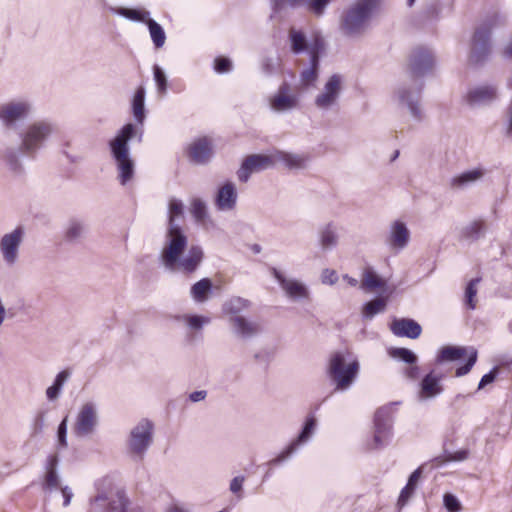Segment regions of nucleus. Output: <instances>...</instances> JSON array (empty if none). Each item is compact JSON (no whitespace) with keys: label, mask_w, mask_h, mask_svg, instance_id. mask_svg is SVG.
<instances>
[{"label":"nucleus","mask_w":512,"mask_h":512,"mask_svg":"<svg viewBox=\"0 0 512 512\" xmlns=\"http://www.w3.org/2000/svg\"><path fill=\"white\" fill-rule=\"evenodd\" d=\"M180 217H183V203L172 198L169 201L168 229L161 251V261L170 270L178 269L192 273L199 267L204 253L200 246L191 245L187 253L184 254L188 238L181 227L176 224V219Z\"/></svg>","instance_id":"nucleus-1"},{"label":"nucleus","mask_w":512,"mask_h":512,"mask_svg":"<svg viewBox=\"0 0 512 512\" xmlns=\"http://www.w3.org/2000/svg\"><path fill=\"white\" fill-rule=\"evenodd\" d=\"M360 364L349 351H337L331 354L327 366V375L334 384V391L348 390L358 377Z\"/></svg>","instance_id":"nucleus-2"},{"label":"nucleus","mask_w":512,"mask_h":512,"mask_svg":"<svg viewBox=\"0 0 512 512\" xmlns=\"http://www.w3.org/2000/svg\"><path fill=\"white\" fill-rule=\"evenodd\" d=\"M136 132L135 126L132 123H128L122 127L109 144L116 164L118 180L122 185H126L134 176L135 163L130 157L128 141Z\"/></svg>","instance_id":"nucleus-3"},{"label":"nucleus","mask_w":512,"mask_h":512,"mask_svg":"<svg viewBox=\"0 0 512 512\" xmlns=\"http://www.w3.org/2000/svg\"><path fill=\"white\" fill-rule=\"evenodd\" d=\"M381 2L382 0H355L341 16V31L347 36L361 34Z\"/></svg>","instance_id":"nucleus-4"},{"label":"nucleus","mask_w":512,"mask_h":512,"mask_svg":"<svg viewBox=\"0 0 512 512\" xmlns=\"http://www.w3.org/2000/svg\"><path fill=\"white\" fill-rule=\"evenodd\" d=\"M467 356V362L464 366L458 367L455 372L456 377H461L470 372L477 361V350L473 347L462 346H444L436 357V363L455 362Z\"/></svg>","instance_id":"nucleus-5"},{"label":"nucleus","mask_w":512,"mask_h":512,"mask_svg":"<svg viewBox=\"0 0 512 512\" xmlns=\"http://www.w3.org/2000/svg\"><path fill=\"white\" fill-rule=\"evenodd\" d=\"M54 125L48 121H37L27 127L21 135V152L33 154L41 144L53 133Z\"/></svg>","instance_id":"nucleus-6"},{"label":"nucleus","mask_w":512,"mask_h":512,"mask_svg":"<svg viewBox=\"0 0 512 512\" xmlns=\"http://www.w3.org/2000/svg\"><path fill=\"white\" fill-rule=\"evenodd\" d=\"M24 237L25 229L22 226H17L0 238V254L6 265L13 266L17 263Z\"/></svg>","instance_id":"nucleus-7"},{"label":"nucleus","mask_w":512,"mask_h":512,"mask_svg":"<svg viewBox=\"0 0 512 512\" xmlns=\"http://www.w3.org/2000/svg\"><path fill=\"white\" fill-rule=\"evenodd\" d=\"M31 105L25 100H13L0 106V121L6 128H15L30 113Z\"/></svg>","instance_id":"nucleus-8"},{"label":"nucleus","mask_w":512,"mask_h":512,"mask_svg":"<svg viewBox=\"0 0 512 512\" xmlns=\"http://www.w3.org/2000/svg\"><path fill=\"white\" fill-rule=\"evenodd\" d=\"M152 434V422L147 419L141 420L130 432V450L142 457L152 442Z\"/></svg>","instance_id":"nucleus-9"},{"label":"nucleus","mask_w":512,"mask_h":512,"mask_svg":"<svg viewBox=\"0 0 512 512\" xmlns=\"http://www.w3.org/2000/svg\"><path fill=\"white\" fill-rule=\"evenodd\" d=\"M342 91V78L332 75L325 83L322 91L315 98V105L322 110H328L337 104Z\"/></svg>","instance_id":"nucleus-10"},{"label":"nucleus","mask_w":512,"mask_h":512,"mask_svg":"<svg viewBox=\"0 0 512 512\" xmlns=\"http://www.w3.org/2000/svg\"><path fill=\"white\" fill-rule=\"evenodd\" d=\"M97 424L98 416L95 404L91 402L85 403L77 414L74 432L80 437L87 436L94 432Z\"/></svg>","instance_id":"nucleus-11"},{"label":"nucleus","mask_w":512,"mask_h":512,"mask_svg":"<svg viewBox=\"0 0 512 512\" xmlns=\"http://www.w3.org/2000/svg\"><path fill=\"white\" fill-rule=\"evenodd\" d=\"M272 274L288 298L293 301L309 299L310 292L304 283L297 279L286 278L276 268L272 269Z\"/></svg>","instance_id":"nucleus-12"},{"label":"nucleus","mask_w":512,"mask_h":512,"mask_svg":"<svg viewBox=\"0 0 512 512\" xmlns=\"http://www.w3.org/2000/svg\"><path fill=\"white\" fill-rule=\"evenodd\" d=\"M385 242L391 251L399 252L410 242V230L401 220L391 222Z\"/></svg>","instance_id":"nucleus-13"},{"label":"nucleus","mask_w":512,"mask_h":512,"mask_svg":"<svg viewBox=\"0 0 512 512\" xmlns=\"http://www.w3.org/2000/svg\"><path fill=\"white\" fill-rule=\"evenodd\" d=\"M275 164L274 153L270 155L254 154L248 156L242 166L238 170V178L242 182H246L251 173L265 170Z\"/></svg>","instance_id":"nucleus-14"},{"label":"nucleus","mask_w":512,"mask_h":512,"mask_svg":"<svg viewBox=\"0 0 512 512\" xmlns=\"http://www.w3.org/2000/svg\"><path fill=\"white\" fill-rule=\"evenodd\" d=\"M395 98L400 106H406L416 120L422 119V110L419 105L420 89L401 85L395 91Z\"/></svg>","instance_id":"nucleus-15"},{"label":"nucleus","mask_w":512,"mask_h":512,"mask_svg":"<svg viewBox=\"0 0 512 512\" xmlns=\"http://www.w3.org/2000/svg\"><path fill=\"white\" fill-rule=\"evenodd\" d=\"M324 49V41L319 36L314 38L310 47V67L301 72L300 80L303 86L313 85L318 78L319 56Z\"/></svg>","instance_id":"nucleus-16"},{"label":"nucleus","mask_w":512,"mask_h":512,"mask_svg":"<svg viewBox=\"0 0 512 512\" xmlns=\"http://www.w3.org/2000/svg\"><path fill=\"white\" fill-rule=\"evenodd\" d=\"M489 33L490 30L486 27L478 28L473 36L471 53L469 55V62L472 64H479L483 62L489 54Z\"/></svg>","instance_id":"nucleus-17"},{"label":"nucleus","mask_w":512,"mask_h":512,"mask_svg":"<svg viewBox=\"0 0 512 512\" xmlns=\"http://www.w3.org/2000/svg\"><path fill=\"white\" fill-rule=\"evenodd\" d=\"M270 107L275 112H286L298 106V96L290 92L287 83L280 85L278 91L269 100Z\"/></svg>","instance_id":"nucleus-18"},{"label":"nucleus","mask_w":512,"mask_h":512,"mask_svg":"<svg viewBox=\"0 0 512 512\" xmlns=\"http://www.w3.org/2000/svg\"><path fill=\"white\" fill-rule=\"evenodd\" d=\"M442 378L443 375L436 373L435 370L425 375L419 384L418 399L420 401H426L440 395L443 392L441 385Z\"/></svg>","instance_id":"nucleus-19"},{"label":"nucleus","mask_w":512,"mask_h":512,"mask_svg":"<svg viewBox=\"0 0 512 512\" xmlns=\"http://www.w3.org/2000/svg\"><path fill=\"white\" fill-rule=\"evenodd\" d=\"M229 323L233 333L242 339L251 338L260 332V325L257 322L251 321L241 315L229 317Z\"/></svg>","instance_id":"nucleus-20"},{"label":"nucleus","mask_w":512,"mask_h":512,"mask_svg":"<svg viewBox=\"0 0 512 512\" xmlns=\"http://www.w3.org/2000/svg\"><path fill=\"white\" fill-rule=\"evenodd\" d=\"M497 97L496 88L489 85L477 86L470 89L466 94V102L471 106H478L491 103Z\"/></svg>","instance_id":"nucleus-21"},{"label":"nucleus","mask_w":512,"mask_h":512,"mask_svg":"<svg viewBox=\"0 0 512 512\" xmlns=\"http://www.w3.org/2000/svg\"><path fill=\"white\" fill-rule=\"evenodd\" d=\"M316 427V420L314 417H309L306 420L304 428L298 438L294 440L285 450H283L276 458H274L271 463H281L286 460L291 454L294 453L297 446L301 443L306 442L309 437L312 435L314 429Z\"/></svg>","instance_id":"nucleus-22"},{"label":"nucleus","mask_w":512,"mask_h":512,"mask_svg":"<svg viewBox=\"0 0 512 512\" xmlns=\"http://www.w3.org/2000/svg\"><path fill=\"white\" fill-rule=\"evenodd\" d=\"M387 415L388 411L385 408H381L375 413L374 448L383 446L390 436L391 425Z\"/></svg>","instance_id":"nucleus-23"},{"label":"nucleus","mask_w":512,"mask_h":512,"mask_svg":"<svg viewBox=\"0 0 512 512\" xmlns=\"http://www.w3.org/2000/svg\"><path fill=\"white\" fill-rule=\"evenodd\" d=\"M391 331L398 337L417 339L422 332L421 326L412 319H395L391 324Z\"/></svg>","instance_id":"nucleus-24"},{"label":"nucleus","mask_w":512,"mask_h":512,"mask_svg":"<svg viewBox=\"0 0 512 512\" xmlns=\"http://www.w3.org/2000/svg\"><path fill=\"white\" fill-rule=\"evenodd\" d=\"M433 65V58L429 51L418 49L413 52L410 59V69L414 76H423Z\"/></svg>","instance_id":"nucleus-25"},{"label":"nucleus","mask_w":512,"mask_h":512,"mask_svg":"<svg viewBox=\"0 0 512 512\" xmlns=\"http://www.w3.org/2000/svg\"><path fill=\"white\" fill-rule=\"evenodd\" d=\"M485 175V170L482 168H475L472 170L464 171L450 180V186L454 189H466L474 183L480 181Z\"/></svg>","instance_id":"nucleus-26"},{"label":"nucleus","mask_w":512,"mask_h":512,"mask_svg":"<svg viewBox=\"0 0 512 512\" xmlns=\"http://www.w3.org/2000/svg\"><path fill=\"white\" fill-rule=\"evenodd\" d=\"M189 155L197 164L206 163L212 156L211 142L207 138H200L190 145Z\"/></svg>","instance_id":"nucleus-27"},{"label":"nucleus","mask_w":512,"mask_h":512,"mask_svg":"<svg viewBox=\"0 0 512 512\" xmlns=\"http://www.w3.org/2000/svg\"><path fill=\"white\" fill-rule=\"evenodd\" d=\"M274 159L276 163H282L289 169H303L309 162V156L305 154H293L284 151H275Z\"/></svg>","instance_id":"nucleus-28"},{"label":"nucleus","mask_w":512,"mask_h":512,"mask_svg":"<svg viewBox=\"0 0 512 512\" xmlns=\"http://www.w3.org/2000/svg\"><path fill=\"white\" fill-rule=\"evenodd\" d=\"M236 190L232 183H227L222 186L217 195L216 204L221 210H230L236 203Z\"/></svg>","instance_id":"nucleus-29"},{"label":"nucleus","mask_w":512,"mask_h":512,"mask_svg":"<svg viewBox=\"0 0 512 512\" xmlns=\"http://www.w3.org/2000/svg\"><path fill=\"white\" fill-rule=\"evenodd\" d=\"M132 113L135 121L140 126L143 125L146 115H145V88L143 86H139L132 98Z\"/></svg>","instance_id":"nucleus-30"},{"label":"nucleus","mask_w":512,"mask_h":512,"mask_svg":"<svg viewBox=\"0 0 512 512\" xmlns=\"http://www.w3.org/2000/svg\"><path fill=\"white\" fill-rule=\"evenodd\" d=\"M108 512H125L128 500L121 490L109 488L106 490Z\"/></svg>","instance_id":"nucleus-31"},{"label":"nucleus","mask_w":512,"mask_h":512,"mask_svg":"<svg viewBox=\"0 0 512 512\" xmlns=\"http://www.w3.org/2000/svg\"><path fill=\"white\" fill-rule=\"evenodd\" d=\"M360 287L369 292L383 290L386 287V281L377 275L372 269L367 268L362 274Z\"/></svg>","instance_id":"nucleus-32"},{"label":"nucleus","mask_w":512,"mask_h":512,"mask_svg":"<svg viewBox=\"0 0 512 512\" xmlns=\"http://www.w3.org/2000/svg\"><path fill=\"white\" fill-rule=\"evenodd\" d=\"M338 232L334 225L327 224L319 232V242L323 250L334 248L338 244Z\"/></svg>","instance_id":"nucleus-33"},{"label":"nucleus","mask_w":512,"mask_h":512,"mask_svg":"<svg viewBox=\"0 0 512 512\" xmlns=\"http://www.w3.org/2000/svg\"><path fill=\"white\" fill-rule=\"evenodd\" d=\"M69 377L70 372L68 370H63L56 375L54 383L46 389L48 400L54 401L60 396L61 390Z\"/></svg>","instance_id":"nucleus-34"},{"label":"nucleus","mask_w":512,"mask_h":512,"mask_svg":"<svg viewBox=\"0 0 512 512\" xmlns=\"http://www.w3.org/2000/svg\"><path fill=\"white\" fill-rule=\"evenodd\" d=\"M211 289V280L208 278L201 279L191 287V296L196 302H205L208 299Z\"/></svg>","instance_id":"nucleus-35"},{"label":"nucleus","mask_w":512,"mask_h":512,"mask_svg":"<svg viewBox=\"0 0 512 512\" xmlns=\"http://www.w3.org/2000/svg\"><path fill=\"white\" fill-rule=\"evenodd\" d=\"M289 39L291 42V49L294 53L298 54L305 50L310 52V47L314 43V41L310 44H307L305 35L294 28H291L289 31Z\"/></svg>","instance_id":"nucleus-36"},{"label":"nucleus","mask_w":512,"mask_h":512,"mask_svg":"<svg viewBox=\"0 0 512 512\" xmlns=\"http://www.w3.org/2000/svg\"><path fill=\"white\" fill-rule=\"evenodd\" d=\"M249 307V302L240 297H234L226 301L223 305V312L229 317L240 315V312Z\"/></svg>","instance_id":"nucleus-37"},{"label":"nucleus","mask_w":512,"mask_h":512,"mask_svg":"<svg viewBox=\"0 0 512 512\" xmlns=\"http://www.w3.org/2000/svg\"><path fill=\"white\" fill-rule=\"evenodd\" d=\"M385 298H376L366 303L362 309V315L366 319L373 318L376 314L381 313L386 308Z\"/></svg>","instance_id":"nucleus-38"},{"label":"nucleus","mask_w":512,"mask_h":512,"mask_svg":"<svg viewBox=\"0 0 512 512\" xmlns=\"http://www.w3.org/2000/svg\"><path fill=\"white\" fill-rule=\"evenodd\" d=\"M146 22L155 47L161 48L166 40V35L163 28L152 19H148Z\"/></svg>","instance_id":"nucleus-39"},{"label":"nucleus","mask_w":512,"mask_h":512,"mask_svg":"<svg viewBox=\"0 0 512 512\" xmlns=\"http://www.w3.org/2000/svg\"><path fill=\"white\" fill-rule=\"evenodd\" d=\"M485 232V223L482 220H477L469 223L462 230L463 237L471 240H476L481 237Z\"/></svg>","instance_id":"nucleus-40"},{"label":"nucleus","mask_w":512,"mask_h":512,"mask_svg":"<svg viewBox=\"0 0 512 512\" xmlns=\"http://www.w3.org/2000/svg\"><path fill=\"white\" fill-rule=\"evenodd\" d=\"M85 233V226L81 221L71 220L66 228L65 238L74 242L79 240Z\"/></svg>","instance_id":"nucleus-41"},{"label":"nucleus","mask_w":512,"mask_h":512,"mask_svg":"<svg viewBox=\"0 0 512 512\" xmlns=\"http://www.w3.org/2000/svg\"><path fill=\"white\" fill-rule=\"evenodd\" d=\"M388 354L390 357L407 364H415L417 362V356L407 348H390Z\"/></svg>","instance_id":"nucleus-42"},{"label":"nucleus","mask_w":512,"mask_h":512,"mask_svg":"<svg viewBox=\"0 0 512 512\" xmlns=\"http://www.w3.org/2000/svg\"><path fill=\"white\" fill-rule=\"evenodd\" d=\"M179 321H183L186 325L193 330L201 329L205 324L210 322L208 317L198 315H183L177 318Z\"/></svg>","instance_id":"nucleus-43"},{"label":"nucleus","mask_w":512,"mask_h":512,"mask_svg":"<svg viewBox=\"0 0 512 512\" xmlns=\"http://www.w3.org/2000/svg\"><path fill=\"white\" fill-rule=\"evenodd\" d=\"M106 490L98 491L97 495L90 501V512H108Z\"/></svg>","instance_id":"nucleus-44"},{"label":"nucleus","mask_w":512,"mask_h":512,"mask_svg":"<svg viewBox=\"0 0 512 512\" xmlns=\"http://www.w3.org/2000/svg\"><path fill=\"white\" fill-rule=\"evenodd\" d=\"M191 214L197 222L204 224L207 218V208L205 203L200 199H194L191 203Z\"/></svg>","instance_id":"nucleus-45"},{"label":"nucleus","mask_w":512,"mask_h":512,"mask_svg":"<svg viewBox=\"0 0 512 512\" xmlns=\"http://www.w3.org/2000/svg\"><path fill=\"white\" fill-rule=\"evenodd\" d=\"M481 281V278H475L472 279L465 290V300L466 304L470 309H475L476 307V295H477V286L479 282Z\"/></svg>","instance_id":"nucleus-46"},{"label":"nucleus","mask_w":512,"mask_h":512,"mask_svg":"<svg viewBox=\"0 0 512 512\" xmlns=\"http://www.w3.org/2000/svg\"><path fill=\"white\" fill-rule=\"evenodd\" d=\"M49 468L46 474L45 483L49 488H56L59 484L58 475L55 471V464L57 463V457L53 456L49 459Z\"/></svg>","instance_id":"nucleus-47"},{"label":"nucleus","mask_w":512,"mask_h":512,"mask_svg":"<svg viewBox=\"0 0 512 512\" xmlns=\"http://www.w3.org/2000/svg\"><path fill=\"white\" fill-rule=\"evenodd\" d=\"M331 0H306L308 10L316 16H321Z\"/></svg>","instance_id":"nucleus-48"},{"label":"nucleus","mask_w":512,"mask_h":512,"mask_svg":"<svg viewBox=\"0 0 512 512\" xmlns=\"http://www.w3.org/2000/svg\"><path fill=\"white\" fill-rule=\"evenodd\" d=\"M443 504L448 512H460L462 505L460 501L453 494L446 493L443 496Z\"/></svg>","instance_id":"nucleus-49"},{"label":"nucleus","mask_w":512,"mask_h":512,"mask_svg":"<svg viewBox=\"0 0 512 512\" xmlns=\"http://www.w3.org/2000/svg\"><path fill=\"white\" fill-rule=\"evenodd\" d=\"M153 70H154V80H155V82L157 84L158 91H159V93L164 95L166 93V90H167L166 75L163 72V70L159 66H157V65L154 66Z\"/></svg>","instance_id":"nucleus-50"},{"label":"nucleus","mask_w":512,"mask_h":512,"mask_svg":"<svg viewBox=\"0 0 512 512\" xmlns=\"http://www.w3.org/2000/svg\"><path fill=\"white\" fill-rule=\"evenodd\" d=\"M273 8L279 12L286 8H295L301 5H305L306 0H272Z\"/></svg>","instance_id":"nucleus-51"},{"label":"nucleus","mask_w":512,"mask_h":512,"mask_svg":"<svg viewBox=\"0 0 512 512\" xmlns=\"http://www.w3.org/2000/svg\"><path fill=\"white\" fill-rule=\"evenodd\" d=\"M120 14L134 21H145L146 17L149 15L146 11L134 9H121Z\"/></svg>","instance_id":"nucleus-52"},{"label":"nucleus","mask_w":512,"mask_h":512,"mask_svg":"<svg viewBox=\"0 0 512 512\" xmlns=\"http://www.w3.org/2000/svg\"><path fill=\"white\" fill-rule=\"evenodd\" d=\"M45 425V412L39 411L32 422V435H38L42 432Z\"/></svg>","instance_id":"nucleus-53"},{"label":"nucleus","mask_w":512,"mask_h":512,"mask_svg":"<svg viewBox=\"0 0 512 512\" xmlns=\"http://www.w3.org/2000/svg\"><path fill=\"white\" fill-rule=\"evenodd\" d=\"M504 131L505 135L512 139V98L505 111Z\"/></svg>","instance_id":"nucleus-54"},{"label":"nucleus","mask_w":512,"mask_h":512,"mask_svg":"<svg viewBox=\"0 0 512 512\" xmlns=\"http://www.w3.org/2000/svg\"><path fill=\"white\" fill-rule=\"evenodd\" d=\"M338 280V275L335 270L324 269L321 273V281L323 284L334 285Z\"/></svg>","instance_id":"nucleus-55"},{"label":"nucleus","mask_w":512,"mask_h":512,"mask_svg":"<svg viewBox=\"0 0 512 512\" xmlns=\"http://www.w3.org/2000/svg\"><path fill=\"white\" fill-rule=\"evenodd\" d=\"M232 66L231 61L225 57H218L215 59V70L218 73H224L230 71Z\"/></svg>","instance_id":"nucleus-56"},{"label":"nucleus","mask_w":512,"mask_h":512,"mask_svg":"<svg viewBox=\"0 0 512 512\" xmlns=\"http://www.w3.org/2000/svg\"><path fill=\"white\" fill-rule=\"evenodd\" d=\"M414 491H415V488L413 487H409L408 485H406L400 495H399V498H398V505L400 507H403L406 505V503L409 501V499L412 497V495L414 494Z\"/></svg>","instance_id":"nucleus-57"},{"label":"nucleus","mask_w":512,"mask_h":512,"mask_svg":"<svg viewBox=\"0 0 512 512\" xmlns=\"http://www.w3.org/2000/svg\"><path fill=\"white\" fill-rule=\"evenodd\" d=\"M279 65V59L267 58L262 63V69L266 74H272L277 70Z\"/></svg>","instance_id":"nucleus-58"},{"label":"nucleus","mask_w":512,"mask_h":512,"mask_svg":"<svg viewBox=\"0 0 512 512\" xmlns=\"http://www.w3.org/2000/svg\"><path fill=\"white\" fill-rule=\"evenodd\" d=\"M66 433H67V418H64L60 423L57 431L58 442L62 447L67 446L66 442Z\"/></svg>","instance_id":"nucleus-59"},{"label":"nucleus","mask_w":512,"mask_h":512,"mask_svg":"<svg viewBox=\"0 0 512 512\" xmlns=\"http://www.w3.org/2000/svg\"><path fill=\"white\" fill-rule=\"evenodd\" d=\"M469 456V450L468 449H462L459 451H456L454 453H449L446 457V461H463L466 460Z\"/></svg>","instance_id":"nucleus-60"},{"label":"nucleus","mask_w":512,"mask_h":512,"mask_svg":"<svg viewBox=\"0 0 512 512\" xmlns=\"http://www.w3.org/2000/svg\"><path fill=\"white\" fill-rule=\"evenodd\" d=\"M404 375L410 380H417L420 375V368L416 363L409 364V366L404 369Z\"/></svg>","instance_id":"nucleus-61"},{"label":"nucleus","mask_w":512,"mask_h":512,"mask_svg":"<svg viewBox=\"0 0 512 512\" xmlns=\"http://www.w3.org/2000/svg\"><path fill=\"white\" fill-rule=\"evenodd\" d=\"M496 375H497V368H494L492 371H490L489 373L485 374L480 382H479V385H478V389H482L484 388L487 384H490L492 383L495 378H496Z\"/></svg>","instance_id":"nucleus-62"},{"label":"nucleus","mask_w":512,"mask_h":512,"mask_svg":"<svg viewBox=\"0 0 512 512\" xmlns=\"http://www.w3.org/2000/svg\"><path fill=\"white\" fill-rule=\"evenodd\" d=\"M3 159L10 165L12 169H16L18 166V161L16 155L12 152V150L7 149L3 152Z\"/></svg>","instance_id":"nucleus-63"},{"label":"nucleus","mask_w":512,"mask_h":512,"mask_svg":"<svg viewBox=\"0 0 512 512\" xmlns=\"http://www.w3.org/2000/svg\"><path fill=\"white\" fill-rule=\"evenodd\" d=\"M245 481L244 476L234 477L230 482V490L232 493L236 494L242 490V485Z\"/></svg>","instance_id":"nucleus-64"}]
</instances>
